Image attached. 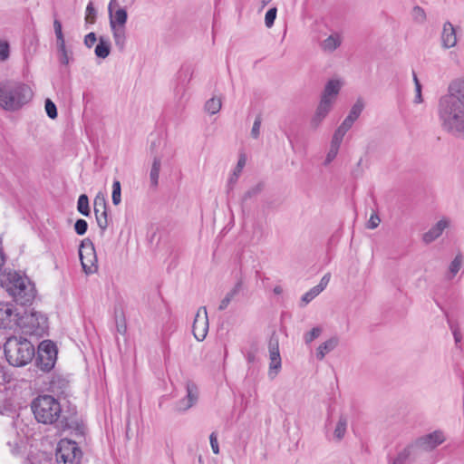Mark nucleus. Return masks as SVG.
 Instances as JSON below:
<instances>
[{"instance_id": "f257e3e1", "label": "nucleus", "mask_w": 464, "mask_h": 464, "mask_svg": "<svg viewBox=\"0 0 464 464\" xmlns=\"http://www.w3.org/2000/svg\"><path fill=\"white\" fill-rule=\"evenodd\" d=\"M440 128L454 137L464 139V76L451 80L437 104Z\"/></svg>"}, {"instance_id": "f03ea898", "label": "nucleus", "mask_w": 464, "mask_h": 464, "mask_svg": "<svg viewBox=\"0 0 464 464\" xmlns=\"http://www.w3.org/2000/svg\"><path fill=\"white\" fill-rule=\"evenodd\" d=\"M32 89L18 82H0V107L6 111H16L33 98Z\"/></svg>"}, {"instance_id": "7ed1b4c3", "label": "nucleus", "mask_w": 464, "mask_h": 464, "mask_svg": "<svg viewBox=\"0 0 464 464\" xmlns=\"http://www.w3.org/2000/svg\"><path fill=\"white\" fill-rule=\"evenodd\" d=\"M32 411L38 422L44 424H55L59 429H66L68 424L61 420V405L51 395H41L32 402Z\"/></svg>"}, {"instance_id": "20e7f679", "label": "nucleus", "mask_w": 464, "mask_h": 464, "mask_svg": "<svg viewBox=\"0 0 464 464\" xmlns=\"http://www.w3.org/2000/svg\"><path fill=\"white\" fill-rule=\"evenodd\" d=\"M1 282L14 302L21 306L31 304L35 297L34 284L28 277L16 272H9Z\"/></svg>"}, {"instance_id": "39448f33", "label": "nucleus", "mask_w": 464, "mask_h": 464, "mask_svg": "<svg viewBox=\"0 0 464 464\" xmlns=\"http://www.w3.org/2000/svg\"><path fill=\"white\" fill-rule=\"evenodd\" d=\"M6 361L10 365L22 367L28 364L35 356L34 345L22 336H11L4 344Z\"/></svg>"}, {"instance_id": "423d86ee", "label": "nucleus", "mask_w": 464, "mask_h": 464, "mask_svg": "<svg viewBox=\"0 0 464 464\" xmlns=\"http://www.w3.org/2000/svg\"><path fill=\"white\" fill-rule=\"evenodd\" d=\"M17 327H19L24 334L42 337L48 330V319L45 314L42 313L22 308Z\"/></svg>"}, {"instance_id": "0eeeda50", "label": "nucleus", "mask_w": 464, "mask_h": 464, "mask_svg": "<svg viewBox=\"0 0 464 464\" xmlns=\"http://www.w3.org/2000/svg\"><path fill=\"white\" fill-rule=\"evenodd\" d=\"M55 457L58 464H80L82 450L75 441L63 439L58 443Z\"/></svg>"}, {"instance_id": "6e6552de", "label": "nucleus", "mask_w": 464, "mask_h": 464, "mask_svg": "<svg viewBox=\"0 0 464 464\" xmlns=\"http://www.w3.org/2000/svg\"><path fill=\"white\" fill-rule=\"evenodd\" d=\"M57 348L53 342L51 340L43 341L37 351L35 358L36 366L43 372H50L56 362Z\"/></svg>"}, {"instance_id": "1a4fd4ad", "label": "nucleus", "mask_w": 464, "mask_h": 464, "mask_svg": "<svg viewBox=\"0 0 464 464\" xmlns=\"http://www.w3.org/2000/svg\"><path fill=\"white\" fill-rule=\"evenodd\" d=\"M79 256L82 270L86 275L94 274L97 269V256L93 243L85 238L82 241L79 248Z\"/></svg>"}, {"instance_id": "9d476101", "label": "nucleus", "mask_w": 464, "mask_h": 464, "mask_svg": "<svg viewBox=\"0 0 464 464\" xmlns=\"http://www.w3.org/2000/svg\"><path fill=\"white\" fill-rule=\"evenodd\" d=\"M22 308H14L10 304H0V328L17 327Z\"/></svg>"}, {"instance_id": "9b49d317", "label": "nucleus", "mask_w": 464, "mask_h": 464, "mask_svg": "<svg viewBox=\"0 0 464 464\" xmlns=\"http://www.w3.org/2000/svg\"><path fill=\"white\" fill-rule=\"evenodd\" d=\"M445 441L442 431L435 430L430 434L417 439L413 443L419 450L420 454L424 451H430Z\"/></svg>"}, {"instance_id": "f8f14e48", "label": "nucleus", "mask_w": 464, "mask_h": 464, "mask_svg": "<svg viewBox=\"0 0 464 464\" xmlns=\"http://www.w3.org/2000/svg\"><path fill=\"white\" fill-rule=\"evenodd\" d=\"M268 350L270 359L268 376L270 379H275L282 366L279 352V341L277 337L272 336L270 338Z\"/></svg>"}, {"instance_id": "ddd939ff", "label": "nucleus", "mask_w": 464, "mask_h": 464, "mask_svg": "<svg viewBox=\"0 0 464 464\" xmlns=\"http://www.w3.org/2000/svg\"><path fill=\"white\" fill-rule=\"evenodd\" d=\"M208 331V318L206 307H200L194 318L192 333L198 341H203Z\"/></svg>"}, {"instance_id": "4468645a", "label": "nucleus", "mask_w": 464, "mask_h": 464, "mask_svg": "<svg viewBox=\"0 0 464 464\" xmlns=\"http://www.w3.org/2000/svg\"><path fill=\"white\" fill-rule=\"evenodd\" d=\"M450 225V219L447 217H442L437 223H435L427 232L422 235V241L425 244H430L438 239L444 230Z\"/></svg>"}, {"instance_id": "2eb2a0df", "label": "nucleus", "mask_w": 464, "mask_h": 464, "mask_svg": "<svg viewBox=\"0 0 464 464\" xmlns=\"http://www.w3.org/2000/svg\"><path fill=\"white\" fill-rule=\"evenodd\" d=\"M420 454L414 443H411L398 452L397 456L389 464H411L420 458Z\"/></svg>"}, {"instance_id": "dca6fc26", "label": "nucleus", "mask_w": 464, "mask_h": 464, "mask_svg": "<svg viewBox=\"0 0 464 464\" xmlns=\"http://www.w3.org/2000/svg\"><path fill=\"white\" fill-rule=\"evenodd\" d=\"M187 396L180 399L176 403V411H185L191 408L198 401V388L193 382H188L186 385Z\"/></svg>"}, {"instance_id": "f3484780", "label": "nucleus", "mask_w": 464, "mask_h": 464, "mask_svg": "<svg viewBox=\"0 0 464 464\" xmlns=\"http://www.w3.org/2000/svg\"><path fill=\"white\" fill-rule=\"evenodd\" d=\"M343 86V82L338 79H332L328 81L324 88L320 100L323 102H328L334 105L340 90Z\"/></svg>"}, {"instance_id": "a211bd4d", "label": "nucleus", "mask_w": 464, "mask_h": 464, "mask_svg": "<svg viewBox=\"0 0 464 464\" xmlns=\"http://www.w3.org/2000/svg\"><path fill=\"white\" fill-rule=\"evenodd\" d=\"M333 108V105L328 102H323L320 100L319 104L316 107V110L310 121V127L313 130H316L319 128L321 123L326 118Z\"/></svg>"}, {"instance_id": "6ab92c4d", "label": "nucleus", "mask_w": 464, "mask_h": 464, "mask_svg": "<svg viewBox=\"0 0 464 464\" xmlns=\"http://www.w3.org/2000/svg\"><path fill=\"white\" fill-rule=\"evenodd\" d=\"M457 33L456 29L450 22H445L443 24L442 33H441V44L442 47L445 49H450L454 47L457 44Z\"/></svg>"}, {"instance_id": "aec40b11", "label": "nucleus", "mask_w": 464, "mask_h": 464, "mask_svg": "<svg viewBox=\"0 0 464 464\" xmlns=\"http://www.w3.org/2000/svg\"><path fill=\"white\" fill-rule=\"evenodd\" d=\"M363 108L364 102L362 99H357L355 103L351 108L349 114L346 116V118L343 120L340 126L343 127V129L349 130L355 122V121L360 117Z\"/></svg>"}, {"instance_id": "412c9836", "label": "nucleus", "mask_w": 464, "mask_h": 464, "mask_svg": "<svg viewBox=\"0 0 464 464\" xmlns=\"http://www.w3.org/2000/svg\"><path fill=\"white\" fill-rule=\"evenodd\" d=\"M113 4H115V1L111 0L108 7L110 13V26L112 27V25H115V27H125L128 19L127 11L124 8H119L112 15L111 11Z\"/></svg>"}, {"instance_id": "4be33fe9", "label": "nucleus", "mask_w": 464, "mask_h": 464, "mask_svg": "<svg viewBox=\"0 0 464 464\" xmlns=\"http://www.w3.org/2000/svg\"><path fill=\"white\" fill-rule=\"evenodd\" d=\"M193 77V69L187 65V66H183L181 67L179 72V90L177 91L178 92L180 91L181 92V97L184 95L185 92H186V86L187 84L191 81Z\"/></svg>"}, {"instance_id": "5701e85b", "label": "nucleus", "mask_w": 464, "mask_h": 464, "mask_svg": "<svg viewBox=\"0 0 464 464\" xmlns=\"http://www.w3.org/2000/svg\"><path fill=\"white\" fill-rule=\"evenodd\" d=\"M342 44V36L338 34H332L320 44L321 49L325 53H333Z\"/></svg>"}, {"instance_id": "b1692460", "label": "nucleus", "mask_w": 464, "mask_h": 464, "mask_svg": "<svg viewBox=\"0 0 464 464\" xmlns=\"http://www.w3.org/2000/svg\"><path fill=\"white\" fill-rule=\"evenodd\" d=\"M243 287V279H238L233 288L227 293L225 297L220 301L218 310L223 311L227 309L230 302L239 294Z\"/></svg>"}, {"instance_id": "393cba45", "label": "nucleus", "mask_w": 464, "mask_h": 464, "mask_svg": "<svg viewBox=\"0 0 464 464\" xmlns=\"http://www.w3.org/2000/svg\"><path fill=\"white\" fill-rule=\"evenodd\" d=\"M339 343V339L337 337H332L327 341L322 343L316 351V358L322 361L325 355L334 350Z\"/></svg>"}, {"instance_id": "a878e982", "label": "nucleus", "mask_w": 464, "mask_h": 464, "mask_svg": "<svg viewBox=\"0 0 464 464\" xmlns=\"http://www.w3.org/2000/svg\"><path fill=\"white\" fill-rule=\"evenodd\" d=\"M114 44L120 52H123L126 46V27H111Z\"/></svg>"}, {"instance_id": "bb28decb", "label": "nucleus", "mask_w": 464, "mask_h": 464, "mask_svg": "<svg viewBox=\"0 0 464 464\" xmlns=\"http://www.w3.org/2000/svg\"><path fill=\"white\" fill-rule=\"evenodd\" d=\"M245 165H246L245 155H241L238 159L237 166L235 167L232 174L230 175V177L227 180V191L228 192L234 188V186L237 183Z\"/></svg>"}, {"instance_id": "cd10ccee", "label": "nucleus", "mask_w": 464, "mask_h": 464, "mask_svg": "<svg viewBox=\"0 0 464 464\" xmlns=\"http://www.w3.org/2000/svg\"><path fill=\"white\" fill-rule=\"evenodd\" d=\"M161 168V159L158 155L153 156L152 166L150 172V186L157 188L159 184L160 171Z\"/></svg>"}, {"instance_id": "c85d7f7f", "label": "nucleus", "mask_w": 464, "mask_h": 464, "mask_svg": "<svg viewBox=\"0 0 464 464\" xmlns=\"http://www.w3.org/2000/svg\"><path fill=\"white\" fill-rule=\"evenodd\" d=\"M94 53L98 58L105 59L108 57L111 53V44L109 40L103 36H101L99 38V43L95 47Z\"/></svg>"}, {"instance_id": "c756f323", "label": "nucleus", "mask_w": 464, "mask_h": 464, "mask_svg": "<svg viewBox=\"0 0 464 464\" xmlns=\"http://www.w3.org/2000/svg\"><path fill=\"white\" fill-rule=\"evenodd\" d=\"M347 425H348V418L345 415H341L339 417V420L336 423V426H335V429L334 431V438L336 441H341L343 439V437L346 433Z\"/></svg>"}, {"instance_id": "7c9ffc66", "label": "nucleus", "mask_w": 464, "mask_h": 464, "mask_svg": "<svg viewBox=\"0 0 464 464\" xmlns=\"http://www.w3.org/2000/svg\"><path fill=\"white\" fill-rule=\"evenodd\" d=\"M94 215H95L97 225H98L99 228L101 229V231L103 233L109 227L110 222L111 221V218L109 216V212H108V210H103V211L102 210V211L94 212Z\"/></svg>"}, {"instance_id": "2f4dec72", "label": "nucleus", "mask_w": 464, "mask_h": 464, "mask_svg": "<svg viewBox=\"0 0 464 464\" xmlns=\"http://www.w3.org/2000/svg\"><path fill=\"white\" fill-rule=\"evenodd\" d=\"M463 264V256L461 254H458L451 261L449 266V275L447 278L451 280L460 270Z\"/></svg>"}, {"instance_id": "473e14b6", "label": "nucleus", "mask_w": 464, "mask_h": 464, "mask_svg": "<svg viewBox=\"0 0 464 464\" xmlns=\"http://www.w3.org/2000/svg\"><path fill=\"white\" fill-rule=\"evenodd\" d=\"M77 210L85 217H89L91 215L89 198L86 194L80 195L77 201Z\"/></svg>"}, {"instance_id": "72a5a7b5", "label": "nucleus", "mask_w": 464, "mask_h": 464, "mask_svg": "<svg viewBox=\"0 0 464 464\" xmlns=\"http://www.w3.org/2000/svg\"><path fill=\"white\" fill-rule=\"evenodd\" d=\"M221 106L222 102L220 98L213 97L206 102L205 110L209 114H216L220 111Z\"/></svg>"}, {"instance_id": "f704fd0d", "label": "nucleus", "mask_w": 464, "mask_h": 464, "mask_svg": "<svg viewBox=\"0 0 464 464\" xmlns=\"http://www.w3.org/2000/svg\"><path fill=\"white\" fill-rule=\"evenodd\" d=\"M108 210V203L105 195L102 192L97 193L93 199V211Z\"/></svg>"}, {"instance_id": "c9c22d12", "label": "nucleus", "mask_w": 464, "mask_h": 464, "mask_svg": "<svg viewBox=\"0 0 464 464\" xmlns=\"http://www.w3.org/2000/svg\"><path fill=\"white\" fill-rule=\"evenodd\" d=\"M412 76H413V82H414V85H415V97H414L413 102L415 104H420V103L423 102V97H422V92H421L422 86H421L415 72H412Z\"/></svg>"}, {"instance_id": "e433bc0d", "label": "nucleus", "mask_w": 464, "mask_h": 464, "mask_svg": "<svg viewBox=\"0 0 464 464\" xmlns=\"http://www.w3.org/2000/svg\"><path fill=\"white\" fill-rule=\"evenodd\" d=\"M111 199L115 206H118L121 201V182L118 179H115L112 184Z\"/></svg>"}, {"instance_id": "4c0bfd02", "label": "nucleus", "mask_w": 464, "mask_h": 464, "mask_svg": "<svg viewBox=\"0 0 464 464\" xmlns=\"http://www.w3.org/2000/svg\"><path fill=\"white\" fill-rule=\"evenodd\" d=\"M320 294L321 292L315 286H314L302 296L301 306H305Z\"/></svg>"}, {"instance_id": "58836bf2", "label": "nucleus", "mask_w": 464, "mask_h": 464, "mask_svg": "<svg viewBox=\"0 0 464 464\" xmlns=\"http://www.w3.org/2000/svg\"><path fill=\"white\" fill-rule=\"evenodd\" d=\"M53 29L56 35L57 45H61L63 48V43H65V40L63 34L62 23L58 19H54L53 21Z\"/></svg>"}, {"instance_id": "ea45409f", "label": "nucleus", "mask_w": 464, "mask_h": 464, "mask_svg": "<svg viewBox=\"0 0 464 464\" xmlns=\"http://www.w3.org/2000/svg\"><path fill=\"white\" fill-rule=\"evenodd\" d=\"M347 131V130L343 129V127L339 126L333 135L331 144L340 148L343 139Z\"/></svg>"}, {"instance_id": "a19ab883", "label": "nucleus", "mask_w": 464, "mask_h": 464, "mask_svg": "<svg viewBox=\"0 0 464 464\" xmlns=\"http://www.w3.org/2000/svg\"><path fill=\"white\" fill-rule=\"evenodd\" d=\"M264 185L263 183H257L254 187L250 188L243 195L242 200L246 202L253 197L257 196L263 190Z\"/></svg>"}, {"instance_id": "79ce46f5", "label": "nucleus", "mask_w": 464, "mask_h": 464, "mask_svg": "<svg viewBox=\"0 0 464 464\" xmlns=\"http://www.w3.org/2000/svg\"><path fill=\"white\" fill-rule=\"evenodd\" d=\"M411 15L413 20L418 24H423L426 21V13L424 9L419 5L412 8Z\"/></svg>"}, {"instance_id": "37998d69", "label": "nucleus", "mask_w": 464, "mask_h": 464, "mask_svg": "<svg viewBox=\"0 0 464 464\" xmlns=\"http://www.w3.org/2000/svg\"><path fill=\"white\" fill-rule=\"evenodd\" d=\"M322 334V328L319 326L314 327L311 331L307 332L304 335L305 343H311L314 340L318 338Z\"/></svg>"}, {"instance_id": "c03bdc74", "label": "nucleus", "mask_w": 464, "mask_h": 464, "mask_svg": "<svg viewBox=\"0 0 464 464\" xmlns=\"http://www.w3.org/2000/svg\"><path fill=\"white\" fill-rule=\"evenodd\" d=\"M277 9L276 7L270 8L265 16V24L267 28H271L276 18Z\"/></svg>"}, {"instance_id": "a18cd8bd", "label": "nucleus", "mask_w": 464, "mask_h": 464, "mask_svg": "<svg viewBox=\"0 0 464 464\" xmlns=\"http://www.w3.org/2000/svg\"><path fill=\"white\" fill-rule=\"evenodd\" d=\"M45 111L49 118L54 120L57 118V108L56 105L50 100H45Z\"/></svg>"}, {"instance_id": "49530a36", "label": "nucleus", "mask_w": 464, "mask_h": 464, "mask_svg": "<svg viewBox=\"0 0 464 464\" xmlns=\"http://www.w3.org/2000/svg\"><path fill=\"white\" fill-rule=\"evenodd\" d=\"M88 223L86 220L79 218L74 223V230L77 235L82 236L87 232Z\"/></svg>"}, {"instance_id": "de8ad7c7", "label": "nucleus", "mask_w": 464, "mask_h": 464, "mask_svg": "<svg viewBox=\"0 0 464 464\" xmlns=\"http://www.w3.org/2000/svg\"><path fill=\"white\" fill-rule=\"evenodd\" d=\"M96 18V10L93 6L92 2H89L86 7L85 21L89 24H93Z\"/></svg>"}, {"instance_id": "09e8293b", "label": "nucleus", "mask_w": 464, "mask_h": 464, "mask_svg": "<svg viewBox=\"0 0 464 464\" xmlns=\"http://www.w3.org/2000/svg\"><path fill=\"white\" fill-rule=\"evenodd\" d=\"M9 44L6 41H0V61H6L9 58Z\"/></svg>"}, {"instance_id": "8fccbe9b", "label": "nucleus", "mask_w": 464, "mask_h": 464, "mask_svg": "<svg viewBox=\"0 0 464 464\" xmlns=\"http://www.w3.org/2000/svg\"><path fill=\"white\" fill-rule=\"evenodd\" d=\"M261 123H262V118L260 115H257L255 119V121L253 123V127L251 130V136L254 139H257L259 137Z\"/></svg>"}, {"instance_id": "3c124183", "label": "nucleus", "mask_w": 464, "mask_h": 464, "mask_svg": "<svg viewBox=\"0 0 464 464\" xmlns=\"http://www.w3.org/2000/svg\"><path fill=\"white\" fill-rule=\"evenodd\" d=\"M338 151H339L338 147L330 144V149H329V151L327 152V155H326V158L324 160L325 166L330 164L335 159V157L338 154Z\"/></svg>"}, {"instance_id": "603ef678", "label": "nucleus", "mask_w": 464, "mask_h": 464, "mask_svg": "<svg viewBox=\"0 0 464 464\" xmlns=\"http://www.w3.org/2000/svg\"><path fill=\"white\" fill-rule=\"evenodd\" d=\"M57 47H58V52L60 53L59 59H60L61 63L67 65L69 63V55H68V52H67V49L65 46V43H63V48L61 45H57Z\"/></svg>"}, {"instance_id": "864d4df0", "label": "nucleus", "mask_w": 464, "mask_h": 464, "mask_svg": "<svg viewBox=\"0 0 464 464\" xmlns=\"http://www.w3.org/2000/svg\"><path fill=\"white\" fill-rule=\"evenodd\" d=\"M210 446L214 454L219 453V446L218 441V435L216 432H212L209 436Z\"/></svg>"}, {"instance_id": "5fc2aeb1", "label": "nucleus", "mask_w": 464, "mask_h": 464, "mask_svg": "<svg viewBox=\"0 0 464 464\" xmlns=\"http://www.w3.org/2000/svg\"><path fill=\"white\" fill-rule=\"evenodd\" d=\"M96 41H97V37H96L95 33H93V32L89 33L84 37V44L88 48L92 47V45L96 43Z\"/></svg>"}, {"instance_id": "6e6d98bb", "label": "nucleus", "mask_w": 464, "mask_h": 464, "mask_svg": "<svg viewBox=\"0 0 464 464\" xmlns=\"http://www.w3.org/2000/svg\"><path fill=\"white\" fill-rule=\"evenodd\" d=\"M381 222L380 218L376 214H372L367 223V227L370 229L376 228Z\"/></svg>"}, {"instance_id": "4d7b16f0", "label": "nucleus", "mask_w": 464, "mask_h": 464, "mask_svg": "<svg viewBox=\"0 0 464 464\" xmlns=\"http://www.w3.org/2000/svg\"><path fill=\"white\" fill-rule=\"evenodd\" d=\"M329 281H330V275L326 274L322 277V279L320 280V283L317 285H315V287L322 293L327 286Z\"/></svg>"}, {"instance_id": "13d9d810", "label": "nucleus", "mask_w": 464, "mask_h": 464, "mask_svg": "<svg viewBox=\"0 0 464 464\" xmlns=\"http://www.w3.org/2000/svg\"><path fill=\"white\" fill-rule=\"evenodd\" d=\"M6 382V375L2 368H0V387Z\"/></svg>"}, {"instance_id": "bf43d9fd", "label": "nucleus", "mask_w": 464, "mask_h": 464, "mask_svg": "<svg viewBox=\"0 0 464 464\" xmlns=\"http://www.w3.org/2000/svg\"><path fill=\"white\" fill-rule=\"evenodd\" d=\"M453 336H454V340L455 342L458 343L461 341V335L459 333H458L457 331H454L453 332Z\"/></svg>"}, {"instance_id": "052dcab7", "label": "nucleus", "mask_w": 464, "mask_h": 464, "mask_svg": "<svg viewBox=\"0 0 464 464\" xmlns=\"http://www.w3.org/2000/svg\"><path fill=\"white\" fill-rule=\"evenodd\" d=\"M117 330L120 334H124L126 332L125 324H117Z\"/></svg>"}, {"instance_id": "680f3d73", "label": "nucleus", "mask_w": 464, "mask_h": 464, "mask_svg": "<svg viewBox=\"0 0 464 464\" xmlns=\"http://www.w3.org/2000/svg\"><path fill=\"white\" fill-rule=\"evenodd\" d=\"M274 291H275V293H276V294L281 293V289H280V287H276Z\"/></svg>"}, {"instance_id": "e2e57ef3", "label": "nucleus", "mask_w": 464, "mask_h": 464, "mask_svg": "<svg viewBox=\"0 0 464 464\" xmlns=\"http://www.w3.org/2000/svg\"><path fill=\"white\" fill-rule=\"evenodd\" d=\"M154 147H156V141L151 142L150 150H153Z\"/></svg>"}]
</instances>
